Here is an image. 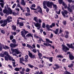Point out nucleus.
Returning a JSON list of instances; mask_svg holds the SVG:
<instances>
[{"instance_id":"obj_1","label":"nucleus","mask_w":74,"mask_h":74,"mask_svg":"<svg viewBox=\"0 0 74 74\" xmlns=\"http://www.w3.org/2000/svg\"><path fill=\"white\" fill-rule=\"evenodd\" d=\"M3 12L4 14H6L5 15V17H7V15H8V14H13V15L16 16V14L15 12H12V10L10 8H8V9H5L3 10Z\"/></svg>"},{"instance_id":"obj_2","label":"nucleus","mask_w":74,"mask_h":74,"mask_svg":"<svg viewBox=\"0 0 74 74\" xmlns=\"http://www.w3.org/2000/svg\"><path fill=\"white\" fill-rule=\"evenodd\" d=\"M23 31H22L21 32V35L23 37L25 40H26V38L25 36L26 34L28 33V31H27L25 30V29H23Z\"/></svg>"},{"instance_id":"obj_3","label":"nucleus","mask_w":74,"mask_h":74,"mask_svg":"<svg viewBox=\"0 0 74 74\" xmlns=\"http://www.w3.org/2000/svg\"><path fill=\"white\" fill-rule=\"evenodd\" d=\"M11 51H12V53H14V52L16 53V54H17V55H18V54H22V53L21 51H18L16 49H11Z\"/></svg>"},{"instance_id":"obj_4","label":"nucleus","mask_w":74,"mask_h":74,"mask_svg":"<svg viewBox=\"0 0 74 74\" xmlns=\"http://www.w3.org/2000/svg\"><path fill=\"white\" fill-rule=\"evenodd\" d=\"M61 46L62 47V49L63 51L66 52H67V51H69V48L65 46L64 45H62Z\"/></svg>"},{"instance_id":"obj_5","label":"nucleus","mask_w":74,"mask_h":74,"mask_svg":"<svg viewBox=\"0 0 74 74\" xmlns=\"http://www.w3.org/2000/svg\"><path fill=\"white\" fill-rule=\"evenodd\" d=\"M28 55L29 57H30L31 59H36L35 55L33 54L29 51H28Z\"/></svg>"},{"instance_id":"obj_6","label":"nucleus","mask_w":74,"mask_h":74,"mask_svg":"<svg viewBox=\"0 0 74 74\" xmlns=\"http://www.w3.org/2000/svg\"><path fill=\"white\" fill-rule=\"evenodd\" d=\"M5 60H7V61L9 59V60H12V58L10 56L7 54V56H5Z\"/></svg>"},{"instance_id":"obj_7","label":"nucleus","mask_w":74,"mask_h":74,"mask_svg":"<svg viewBox=\"0 0 74 74\" xmlns=\"http://www.w3.org/2000/svg\"><path fill=\"white\" fill-rule=\"evenodd\" d=\"M53 4V3L52 2H50L49 1H47V4L46 5L48 7H52V5Z\"/></svg>"},{"instance_id":"obj_8","label":"nucleus","mask_w":74,"mask_h":74,"mask_svg":"<svg viewBox=\"0 0 74 74\" xmlns=\"http://www.w3.org/2000/svg\"><path fill=\"white\" fill-rule=\"evenodd\" d=\"M68 13V12L66 10H64L63 11L61 12V14L62 16H63L64 18H66V15Z\"/></svg>"},{"instance_id":"obj_9","label":"nucleus","mask_w":74,"mask_h":74,"mask_svg":"<svg viewBox=\"0 0 74 74\" xmlns=\"http://www.w3.org/2000/svg\"><path fill=\"white\" fill-rule=\"evenodd\" d=\"M54 66H55L56 67H53L54 70H56L58 69H59L60 67V66H59L58 64H54Z\"/></svg>"},{"instance_id":"obj_10","label":"nucleus","mask_w":74,"mask_h":74,"mask_svg":"<svg viewBox=\"0 0 74 74\" xmlns=\"http://www.w3.org/2000/svg\"><path fill=\"white\" fill-rule=\"evenodd\" d=\"M34 25L35 26H36V27H37V30H40V27H41V25H40V24L38 23H35Z\"/></svg>"},{"instance_id":"obj_11","label":"nucleus","mask_w":74,"mask_h":74,"mask_svg":"<svg viewBox=\"0 0 74 74\" xmlns=\"http://www.w3.org/2000/svg\"><path fill=\"white\" fill-rule=\"evenodd\" d=\"M66 45L69 48H71V49H73V50H74V47H73L72 43L70 45L69 44H67Z\"/></svg>"},{"instance_id":"obj_12","label":"nucleus","mask_w":74,"mask_h":74,"mask_svg":"<svg viewBox=\"0 0 74 74\" xmlns=\"http://www.w3.org/2000/svg\"><path fill=\"white\" fill-rule=\"evenodd\" d=\"M36 10H38L37 11L38 12H40V14H42V9L40 6H37V8H36Z\"/></svg>"},{"instance_id":"obj_13","label":"nucleus","mask_w":74,"mask_h":74,"mask_svg":"<svg viewBox=\"0 0 74 74\" xmlns=\"http://www.w3.org/2000/svg\"><path fill=\"white\" fill-rule=\"evenodd\" d=\"M18 44H14L12 43H11L10 45V46L11 48H15L16 47H18Z\"/></svg>"},{"instance_id":"obj_14","label":"nucleus","mask_w":74,"mask_h":74,"mask_svg":"<svg viewBox=\"0 0 74 74\" xmlns=\"http://www.w3.org/2000/svg\"><path fill=\"white\" fill-rule=\"evenodd\" d=\"M67 9L69 12H73V10H72L71 8H70V5L68 4Z\"/></svg>"},{"instance_id":"obj_15","label":"nucleus","mask_w":74,"mask_h":74,"mask_svg":"<svg viewBox=\"0 0 74 74\" xmlns=\"http://www.w3.org/2000/svg\"><path fill=\"white\" fill-rule=\"evenodd\" d=\"M69 57L70 60H74V56H73V55L72 54H71V55H69Z\"/></svg>"},{"instance_id":"obj_16","label":"nucleus","mask_w":74,"mask_h":74,"mask_svg":"<svg viewBox=\"0 0 74 74\" xmlns=\"http://www.w3.org/2000/svg\"><path fill=\"white\" fill-rule=\"evenodd\" d=\"M46 27L47 28V30H48V31H52V29H50V26H49V25L48 24H47L46 25Z\"/></svg>"},{"instance_id":"obj_17","label":"nucleus","mask_w":74,"mask_h":74,"mask_svg":"<svg viewBox=\"0 0 74 74\" xmlns=\"http://www.w3.org/2000/svg\"><path fill=\"white\" fill-rule=\"evenodd\" d=\"M26 37L28 38L31 37H32L33 40V36H32V34L31 33H29L27 34V35H26Z\"/></svg>"},{"instance_id":"obj_18","label":"nucleus","mask_w":74,"mask_h":74,"mask_svg":"<svg viewBox=\"0 0 74 74\" xmlns=\"http://www.w3.org/2000/svg\"><path fill=\"white\" fill-rule=\"evenodd\" d=\"M25 71V69L22 68V71H19L20 73L21 74H25V72L24 71Z\"/></svg>"},{"instance_id":"obj_19","label":"nucleus","mask_w":74,"mask_h":74,"mask_svg":"<svg viewBox=\"0 0 74 74\" xmlns=\"http://www.w3.org/2000/svg\"><path fill=\"white\" fill-rule=\"evenodd\" d=\"M17 6L18 7L20 8L21 10V11H22L23 12H25V10L23 9L22 8V7L20 6V5H19V3H18L17 4Z\"/></svg>"},{"instance_id":"obj_20","label":"nucleus","mask_w":74,"mask_h":74,"mask_svg":"<svg viewBox=\"0 0 74 74\" xmlns=\"http://www.w3.org/2000/svg\"><path fill=\"white\" fill-rule=\"evenodd\" d=\"M21 5L23 6L25 5H26V3L25 2V1L24 0H21Z\"/></svg>"},{"instance_id":"obj_21","label":"nucleus","mask_w":74,"mask_h":74,"mask_svg":"<svg viewBox=\"0 0 74 74\" xmlns=\"http://www.w3.org/2000/svg\"><path fill=\"white\" fill-rule=\"evenodd\" d=\"M3 49H9L10 48L9 47H8V46H5H5L4 45H3Z\"/></svg>"},{"instance_id":"obj_22","label":"nucleus","mask_w":74,"mask_h":74,"mask_svg":"<svg viewBox=\"0 0 74 74\" xmlns=\"http://www.w3.org/2000/svg\"><path fill=\"white\" fill-rule=\"evenodd\" d=\"M58 32L59 29H56L55 31H53V32L55 33V34H58Z\"/></svg>"},{"instance_id":"obj_23","label":"nucleus","mask_w":74,"mask_h":74,"mask_svg":"<svg viewBox=\"0 0 74 74\" xmlns=\"http://www.w3.org/2000/svg\"><path fill=\"white\" fill-rule=\"evenodd\" d=\"M18 25L19 26H21L22 27H23V25H24V24L23 22H19V23L18 24Z\"/></svg>"},{"instance_id":"obj_24","label":"nucleus","mask_w":74,"mask_h":74,"mask_svg":"<svg viewBox=\"0 0 74 74\" xmlns=\"http://www.w3.org/2000/svg\"><path fill=\"white\" fill-rule=\"evenodd\" d=\"M12 30H14V31H15L16 28V26L14 25H13L12 26Z\"/></svg>"},{"instance_id":"obj_25","label":"nucleus","mask_w":74,"mask_h":74,"mask_svg":"<svg viewBox=\"0 0 74 74\" xmlns=\"http://www.w3.org/2000/svg\"><path fill=\"white\" fill-rule=\"evenodd\" d=\"M39 39L38 40V43H40V42H41V41H42V42H45L43 40H42V39L41 38H39Z\"/></svg>"},{"instance_id":"obj_26","label":"nucleus","mask_w":74,"mask_h":74,"mask_svg":"<svg viewBox=\"0 0 74 74\" xmlns=\"http://www.w3.org/2000/svg\"><path fill=\"white\" fill-rule=\"evenodd\" d=\"M20 63L22 62V61H25V59H23V57H22L20 58Z\"/></svg>"},{"instance_id":"obj_27","label":"nucleus","mask_w":74,"mask_h":74,"mask_svg":"<svg viewBox=\"0 0 74 74\" xmlns=\"http://www.w3.org/2000/svg\"><path fill=\"white\" fill-rule=\"evenodd\" d=\"M34 20L36 22H38V19H37V17L36 16H35L34 18Z\"/></svg>"},{"instance_id":"obj_28","label":"nucleus","mask_w":74,"mask_h":74,"mask_svg":"<svg viewBox=\"0 0 74 74\" xmlns=\"http://www.w3.org/2000/svg\"><path fill=\"white\" fill-rule=\"evenodd\" d=\"M64 74H72V73L67 71H66L65 72H64Z\"/></svg>"},{"instance_id":"obj_29","label":"nucleus","mask_w":74,"mask_h":74,"mask_svg":"<svg viewBox=\"0 0 74 74\" xmlns=\"http://www.w3.org/2000/svg\"><path fill=\"white\" fill-rule=\"evenodd\" d=\"M25 16H31V14L29 13V12H28V13H26L25 14Z\"/></svg>"},{"instance_id":"obj_30","label":"nucleus","mask_w":74,"mask_h":74,"mask_svg":"<svg viewBox=\"0 0 74 74\" xmlns=\"http://www.w3.org/2000/svg\"><path fill=\"white\" fill-rule=\"evenodd\" d=\"M55 23H52L51 25H50L51 28H52V27H54L55 26Z\"/></svg>"},{"instance_id":"obj_31","label":"nucleus","mask_w":74,"mask_h":74,"mask_svg":"<svg viewBox=\"0 0 74 74\" xmlns=\"http://www.w3.org/2000/svg\"><path fill=\"white\" fill-rule=\"evenodd\" d=\"M56 57L58 58H63V56L60 55L57 56Z\"/></svg>"},{"instance_id":"obj_32","label":"nucleus","mask_w":74,"mask_h":74,"mask_svg":"<svg viewBox=\"0 0 74 74\" xmlns=\"http://www.w3.org/2000/svg\"><path fill=\"white\" fill-rule=\"evenodd\" d=\"M27 65L30 68H32L33 67H34V66L33 65H31L30 64H28Z\"/></svg>"},{"instance_id":"obj_33","label":"nucleus","mask_w":74,"mask_h":74,"mask_svg":"<svg viewBox=\"0 0 74 74\" xmlns=\"http://www.w3.org/2000/svg\"><path fill=\"white\" fill-rule=\"evenodd\" d=\"M48 2V1H44L43 2V5H46V4H47V3Z\"/></svg>"},{"instance_id":"obj_34","label":"nucleus","mask_w":74,"mask_h":74,"mask_svg":"<svg viewBox=\"0 0 74 74\" xmlns=\"http://www.w3.org/2000/svg\"><path fill=\"white\" fill-rule=\"evenodd\" d=\"M27 47L29 48H30L31 49L32 48V49L33 48V47H31V46H30V45H29L28 44H27Z\"/></svg>"},{"instance_id":"obj_35","label":"nucleus","mask_w":74,"mask_h":74,"mask_svg":"<svg viewBox=\"0 0 74 74\" xmlns=\"http://www.w3.org/2000/svg\"><path fill=\"white\" fill-rule=\"evenodd\" d=\"M12 42L14 43V44L16 43V40H15V39H14L12 40Z\"/></svg>"},{"instance_id":"obj_36","label":"nucleus","mask_w":74,"mask_h":74,"mask_svg":"<svg viewBox=\"0 0 74 74\" xmlns=\"http://www.w3.org/2000/svg\"><path fill=\"white\" fill-rule=\"evenodd\" d=\"M49 60L51 62H53V57H50L49 59Z\"/></svg>"},{"instance_id":"obj_37","label":"nucleus","mask_w":74,"mask_h":74,"mask_svg":"<svg viewBox=\"0 0 74 74\" xmlns=\"http://www.w3.org/2000/svg\"><path fill=\"white\" fill-rule=\"evenodd\" d=\"M39 68H43V67H44V65L40 64L39 65Z\"/></svg>"},{"instance_id":"obj_38","label":"nucleus","mask_w":74,"mask_h":74,"mask_svg":"<svg viewBox=\"0 0 74 74\" xmlns=\"http://www.w3.org/2000/svg\"><path fill=\"white\" fill-rule=\"evenodd\" d=\"M34 37H35V38H40L38 36H37L36 34H34Z\"/></svg>"},{"instance_id":"obj_39","label":"nucleus","mask_w":74,"mask_h":74,"mask_svg":"<svg viewBox=\"0 0 74 74\" xmlns=\"http://www.w3.org/2000/svg\"><path fill=\"white\" fill-rule=\"evenodd\" d=\"M68 67L70 68L72 67H73V64L72 63L71 64H69L68 66Z\"/></svg>"},{"instance_id":"obj_40","label":"nucleus","mask_w":74,"mask_h":74,"mask_svg":"<svg viewBox=\"0 0 74 74\" xmlns=\"http://www.w3.org/2000/svg\"><path fill=\"white\" fill-rule=\"evenodd\" d=\"M14 70H15V71H20L19 70V68H16L14 69Z\"/></svg>"},{"instance_id":"obj_41","label":"nucleus","mask_w":74,"mask_h":74,"mask_svg":"<svg viewBox=\"0 0 74 74\" xmlns=\"http://www.w3.org/2000/svg\"><path fill=\"white\" fill-rule=\"evenodd\" d=\"M25 60H27L28 59V58H29V56L28 55H27L26 56H25V58H24Z\"/></svg>"},{"instance_id":"obj_42","label":"nucleus","mask_w":74,"mask_h":74,"mask_svg":"<svg viewBox=\"0 0 74 74\" xmlns=\"http://www.w3.org/2000/svg\"><path fill=\"white\" fill-rule=\"evenodd\" d=\"M11 34H12V36H13V35H14V36L16 34V33L14 32H11Z\"/></svg>"},{"instance_id":"obj_43","label":"nucleus","mask_w":74,"mask_h":74,"mask_svg":"<svg viewBox=\"0 0 74 74\" xmlns=\"http://www.w3.org/2000/svg\"><path fill=\"white\" fill-rule=\"evenodd\" d=\"M12 19V17L10 16H9L8 17L6 20H7V21H8L9 20H10V19Z\"/></svg>"},{"instance_id":"obj_44","label":"nucleus","mask_w":74,"mask_h":74,"mask_svg":"<svg viewBox=\"0 0 74 74\" xmlns=\"http://www.w3.org/2000/svg\"><path fill=\"white\" fill-rule=\"evenodd\" d=\"M1 33H2V34H5V33L4 30L3 29H2L1 30Z\"/></svg>"},{"instance_id":"obj_45","label":"nucleus","mask_w":74,"mask_h":74,"mask_svg":"<svg viewBox=\"0 0 74 74\" xmlns=\"http://www.w3.org/2000/svg\"><path fill=\"white\" fill-rule=\"evenodd\" d=\"M10 40H12L14 38V36L13 35H11L10 36Z\"/></svg>"},{"instance_id":"obj_46","label":"nucleus","mask_w":74,"mask_h":74,"mask_svg":"<svg viewBox=\"0 0 74 74\" xmlns=\"http://www.w3.org/2000/svg\"><path fill=\"white\" fill-rule=\"evenodd\" d=\"M45 24L44 23H43L42 24V28H45Z\"/></svg>"},{"instance_id":"obj_47","label":"nucleus","mask_w":74,"mask_h":74,"mask_svg":"<svg viewBox=\"0 0 74 74\" xmlns=\"http://www.w3.org/2000/svg\"><path fill=\"white\" fill-rule=\"evenodd\" d=\"M36 51H37V49H33L32 51L33 52H34V53H36V52H37Z\"/></svg>"},{"instance_id":"obj_48","label":"nucleus","mask_w":74,"mask_h":74,"mask_svg":"<svg viewBox=\"0 0 74 74\" xmlns=\"http://www.w3.org/2000/svg\"><path fill=\"white\" fill-rule=\"evenodd\" d=\"M27 12H29V13H30V9H29V8L28 7H27Z\"/></svg>"},{"instance_id":"obj_49","label":"nucleus","mask_w":74,"mask_h":74,"mask_svg":"<svg viewBox=\"0 0 74 74\" xmlns=\"http://www.w3.org/2000/svg\"><path fill=\"white\" fill-rule=\"evenodd\" d=\"M58 2L59 4H62L63 2V0H58Z\"/></svg>"},{"instance_id":"obj_50","label":"nucleus","mask_w":74,"mask_h":74,"mask_svg":"<svg viewBox=\"0 0 74 74\" xmlns=\"http://www.w3.org/2000/svg\"><path fill=\"white\" fill-rule=\"evenodd\" d=\"M3 24H6V25L7 24V20H4L3 21Z\"/></svg>"},{"instance_id":"obj_51","label":"nucleus","mask_w":74,"mask_h":74,"mask_svg":"<svg viewBox=\"0 0 74 74\" xmlns=\"http://www.w3.org/2000/svg\"><path fill=\"white\" fill-rule=\"evenodd\" d=\"M38 55L39 57H42V54L41 53H38Z\"/></svg>"},{"instance_id":"obj_52","label":"nucleus","mask_w":74,"mask_h":74,"mask_svg":"<svg viewBox=\"0 0 74 74\" xmlns=\"http://www.w3.org/2000/svg\"><path fill=\"white\" fill-rule=\"evenodd\" d=\"M26 72H29L30 71V69H29L28 68H27L26 70Z\"/></svg>"},{"instance_id":"obj_53","label":"nucleus","mask_w":74,"mask_h":74,"mask_svg":"<svg viewBox=\"0 0 74 74\" xmlns=\"http://www.w3.org/2000/svg\"><path fill=\"white\" fill-rule=\"evenodd\" d=\"M0 4L2 8H4V3H0Z\"/></svg>"},{"instance_id":"obj_54","label":"nucleus","mask_w":74,"mask_h":74,"mask_svg":"<svg viewBox=\"0 0 74 74\" xmlns=\"http://www.w3.org/2000/svg\"><path fill=\"white\" fill-rule=\"evenodd\" d=\"M62 23L64 25H66V23H67V22L66 21H64Z\"/></svg>"},{"instance_id":"obj_55","label":"nucleus","mask_w":74,"mask_h":74,"mask_svg":"<svg viewBox=\"0 0 74 74\" xmlns=\"http://www.w3.org/2000/svg\"><path fill=\"white\" fill-rule=\"evenodd\" d=\"M69 19L71 21H73L74 20V19L73 18H72L71 17H70Z\"/></svg>"},{"instance_id":"obj_56","label":"nucleus","mask_w":74,"mask_h":74,"mask_svg":"<svg viewBox=\"0 0 74 74\" xmlns=\"http://www.w3.org/2000/svg\"><path fill=\"white\" fill-rule=\"evenodd\" d=\"M16 3H14L12 7V8H14V7H15V6H16Z\"/></svg>"},{"instance_id":"obj_57","label":"nucleus","mask_w":74,"mask_h":74,"mask_svg":"<svg viewBox=\"0 0 74 74\" xmlns=\"http://www.w3.org/2000/svg\"><path fill=\"white\" fill-rule=\"evenodd\" d=\"M4 55V54H2V53L0 54V56L1 57H3Z\"/></svg>"},{"instance_id":"obj_58","label":"nucleus","mask_w":74,"mask_h":74,"mask_svg":"<svg viewBox=\"0 0 74 74\" xmlns=\"http://www.w3.org/2000/svg\"><path fill=\"white\" fill-rule=\"evenodd\" d=\"M71 8L72 10H74V5H73L71 7Z\"/></svg>"},{"instance_id":"obj_59","label":"nucleus","mask_w":74,"mask_h":74,"mask_svg":"<svg viewBox=\"0 0 74 74\" xmlns=\"http://www.w3.org/2000/svg\"><path fill=\"white\" fill-rule=\"evenodd\" d=\"M6 25V24H1V26H2V27H4Z\"/></svg>"},{"instance_id":"obj_60","label":"nucleus","mask_w":74,"mask_h":74,"mask_svg":"<svg viewBox=\"0 0 74 74\" xmlns=\"http://www.w3.org/2000/svg\"><path fill=\"white\" fill-rule=\"evenodd\" d=\"M64 37L66 38H68V37H69V35H65L64 36Z\"/></svg>"},{"instance_id":"obj_61","label":"nucleus","mask_w":74,"mask_h":74,"mask_svg":"<svg viewBox=\"0 0 74 74\" xmlns=\"http://www.w3.org/2000/svg\"><path fill=\"white\" fill-rule=\"evenodd\" d=\"M30 8L32 10H37L36 9L33 8L32 7H30Z\"/></svg>"},{"instance_id":"obj_62","label":"nucleus","mask_w":74,"mask_h":74,"mask_svg":"<svg viewBox=\"0 0 74 74\" xmlns=\"http://www.w3.org/2000/svg\"><path fill=\"white\" fill-rule=\"evenodd\" d=\"M68 54H69V56L70 55H71V54H72L70 53V52L69 51H68L66 53V55H68Z\"/></svg>"},{"instance_id":"obj_63","label":"nucleus","mask_w":74,"mask_h":74,"mask_svg":"<svg viewBox=\"0 0 74 74\" xmlns=\"http://www.w3.org/2000/svg\"><path fill=\"white\" fill-rule=\"evenodd\" d=\"M66 59H63L62 60V63H63L64 62H66Z\"/></svg>"},{"instance_id":"obj_64","label":"nucleus","mask_w":74,"mask_h":74,"mask_svg":"<svg viewBox=\"0 0 74 74\" xmlns=\"http://www.w3.org/2000/svg\"><path fill=\"white\" fill-rule=\"evenodd\" d=\"M56 17H55V18L56 19H57V18H58V15H57V14H56Z\"/></svg>"}]
</instances>
